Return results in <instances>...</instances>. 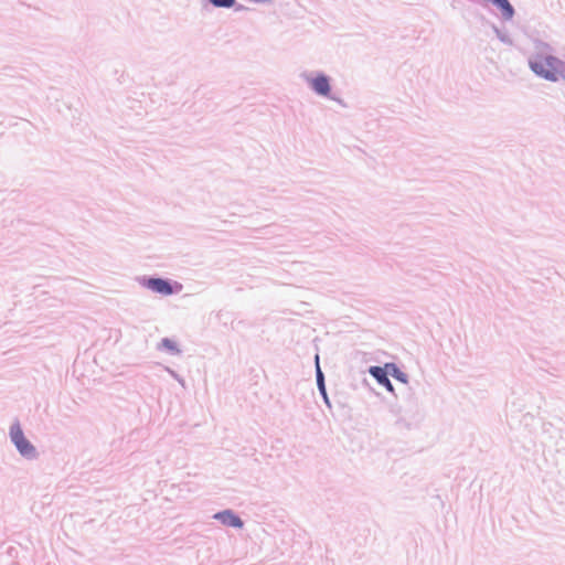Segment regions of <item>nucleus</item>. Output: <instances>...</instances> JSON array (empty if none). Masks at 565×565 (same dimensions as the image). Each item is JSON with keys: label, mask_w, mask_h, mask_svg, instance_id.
<instances>
[{"label": "nucleus", "mask_w": 565, "mask_h": 565, "mask_svg": "<svg viewBox=\"0 0 565 565\" xmlns=\"http://www.w3.org/2000/svg\"><path fill=\"white\" fill-rule=\"evenodd\" d=\"M561 64L556 57L544 55L532 61L531 68L550 81H556Z\"/></svg>", "instance_id": "obj_1"}, {"label": "nucleus", "mask_w": 565, "mask_h": 565, "mask_svg": "<svg viewBox=\"0 0 565 565\" xmlns=\"http://www.w3.org/2000/svg\"><path fill=\"white\" fill-rule=\"evenodd\" d=\"M10 436L12 441L23 456H32L34 454V447L26 440L19 425H13L11 427Z\"/></svg>", "instance_id": "obj_2"}, {"label": "nucleus", "mask_w": 565, "mask_h": 565, "mask_svg": "<svg viewBox=\"0 0 565 565\" xmlns=\"http://www.w3.org/2000/svg\"><path fill=\"white\" fill-rule=\"evenodd\" d=\"M145 286L150 290L163 296H169L174 292L173 286L169 281L161 278H150L145 282Z\"/></svg>", "instance_id": "obj_3"}, {"label": "nucleus", "mask_w": 565, "mask_h": 565, "mask_svg": "<svg viewBox=\"0 0 565 565\" xmlns=\"http://www.w3.org/2000/svg\"><path fill=\"white\" fill-rule=\"evenodd\" d=\"M370 373L377 380L380 384L385 386L390 392H393V386L387 377L388 370L386 365L384 367L381 366H372L370 369Z\"/></svg>", "instance_id": "obj_4"}, {"label": "nucleus", "mask_w": 565, "mask_h": 565, "mask_svg": "<svg viewBox=\"0 0 565 565\" xmlns=\"http://www.w3.org/2000/svg\"><path fill=\"white\" fill-rule=\"evenodd\" d=\"M310 84L317 94L323 95V96L329 95L330 84H329V79L327 76L319 75V76L312 78Z\"/></svg>", "instance_id": "obj_5"}, {"label": "nucleus", "mask_w": 565, "mask_h": 565, "mask_svg": "<svg viewBox=\"0 0 565 565\" xmlns=\"http://www.w3.org/2000/svg\"><path fill=\"white\" fill-rule=\"evenodd\" d=\"M215 518L220 520L224 525L233 527H242V520L231 511H224L215 514Z\"/></svg>", "instance_id": "obj_6"}, {"label": "nucleus", "mask_w": 565, "mask_h": 565, "mask_svg": "<svg viewBox=\"0 0 565 565\" xmlns=\"http://www.w3.org/2000/svg\"><path fill=\"white\" fill-rule=\"evenodd\" d=\"M386 367L388 370V374L393 375L397 380H401L402 382H406L405 375L394 364H386Z\"/></svg>", "instance_id": "obj_7"}, {"label": "nucleus", "mask_w": 565, "mask_h": 565, "mask_svg": "<svg viewBox=\"0 0 565 565\" xmlns=\"http://www.w3.org/2000/svg\"><path fill=\"white\" fill-rule=\"evenodd\" d=\"M215 7L230 8L234 4L235 0H211Z\"/></svg>", "instance_id": "obj_8"}, {"label": "nucleus", "mask_w": 565, "mask_h": 565, "mask_svg": "<svg viewBox=\"0 0 565 565\" xmlns=\"http://www.w3.org/2000/svg\"><path fill=\"white\" fill-rule=\"evenodd\" d=\"M318 384H319L320 390L323 392L324 391L323 377H322V373L319 367H318Z\"/></svg>", "instance_id": "obj_9"}, {"label": "nucleus", "mask_w": 565, "mask_h": 565, "mask_svg": "<svg viewBox=\"0 0 565 565\" xmlns=\"http://www.w3.org/2000/svg\"><path fill=\"white\" fill-rule=\"evenodd\" d=\"M162 343H163V345H164V347H167V348H169V349H171V350L173 349V343H172V341H170V340H168V339H164V340L162 341Z\"/></svg>", "instance_id": "obj_10"}]
</instances>
